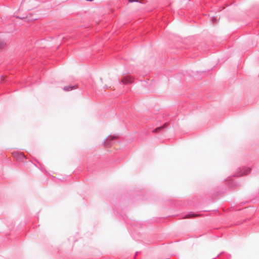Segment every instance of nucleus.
<instances>
[{
  "label": "nucleus",
  "mask_w": 259,
  "mask_h": 259,
  "mask_svg": "<svg viewBox=\"0 0 259 259\" xmlns=\"http://www.w3.org/2000/svg\"><path fill=\"white\" fill-rule=\"evenodd\" d=\"M100 80L101 81H102V79L101 78H100Z\"/></svg>",
  "instance_id": "0eeeda50"
},
{
  "label": "nucleus",
  "mask_w": 259,
  "mask_h": 259,
  "mask_svg": "<svg viewBox=\"0 0 259 259\" xmlns=\"http://www.w3.org/2000/svg\"><path fill=\"white\" fill-rule=\"evenodd\" d=\"M139 0H128L130 2H138Z\"/></svg>",
  "instance_id": "423d86ee"
},
{
  "label": "nucleus",
  "mask_w": 259,
  "mask_h": 259,
  "mask_svg": "<svg viewBox=\"0 0 259 259\" xmlns=\"http://www.w3.org/2000/svg\"><path fill=\"white\" fill-rule=\"evenodd\" d=\"M161 128V127H157L155 130L154 132H157L159 131Z\"/></svg>",
  "instance_id": "39448f33"
},
{
  "label": "nucleus",
  "mask_w": 259,
  "mask_h": 259,
  "mask_svg": "<svg viewBox=\"0 0 259 259\" xmlns=\"http://www.w3.org/2000/svg\"><path fill=\"white\" fill-rule=\"evenodd\" d=\"M133 78L130 76L124 77L121 80V82L124 84L131 83L133 82Z\"/></svg>",
  "instance_id": "f257e3e1"
},
{
  "label": "nucleus",
  "mask_w": 259,
  "mask_h": 259,
  "mask_svg": "<svg viewBox=\"0 0 259 259\" xmlns=\"http://www.w3.org/2000/svg\"><path fill=\"white\" fill-rule=\"evenodd\" d=\"M198 216L197 214H194V213H191V214H188L187 215H186L184 218L185 219H189V218H194V217H196Z\"/></svg>",
  "instance_id": "f03ea898"
},
{
  "label": "nucleus",
  "mask_w": 259,
  "mask_h": 259,
  "mask_svg": "<svg viewBox=\"0 0 259 259\" xmlns=\"http://www.w3.org/2000/svg\"><path fill=\"white\" fill-rule=\"evenodd\" d=\"M76 85H73V86H68L67 88H66V91H70L73 89H75Z\"/></svg>",
  "instance_id": "7ed1b4c3"
},
{
  "label": "nucleus",
  "mask_w": 259,
  "mask_h": 259,
  "mask_svg": "<svg viewBox=\"0 0 259 259\" xmlns=\"http://www.w3.org/2000/svg\"><path fill=\"white\" fill-rule=\"evenodd\" d=\"M6 45V43L4 41L0 42V48L4 47Z\"/></svg>",
  "instance_id": "20e7f679"
}]
</instances>
